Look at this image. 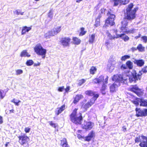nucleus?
I'll return each instance as SVG.
<instances>
[{
    "label": "nucleus",
    "instance_id": "nucleus-44",
    "mask_svg": "<svg viewBox=\"0 0 147 147\" xmlns=\"http://www.w3.org/2000/svg\"><path fill=\"white\" fill-rule=\"evenodd\" d=\"M48 122L51 126L56 128V124L53 123L52 121H49Z\"/></svg>",
    "mask_w": 147,
    "mask_h": 147
},
{
    "label": "nucleus",
    "instance_id": "nucleus-46",
    "mask_svg": "<svg viewBox=\"0 0 147 147\" xmlns=\"http://www.w3.org/2000/svg\"><path fill=\"white\" fill-rule=\"evenodd\" d=\"M23 72V71L21 69H18L16 71V74L17 75L22 74Z\"/></svg>",
    "mask_w": 147,
    "mask_h": 147
},
{
    "label": "nucleus",
    "instance_id": "nucleus-9",
    "mask_svg": "<svg viewBox=\"0 0 147 147\" xmlns=\"http://www.w3.org/2000/svg\"><path fill=\"white\" fill-rule=\"evenodd\" d=\"M93 126V123L91 122H87L84 121V123L82 125V127L84 129L87 130L91 129Z\"/></svg>",
    "mask_w": 147,
    "mask_h": 147
},
{
    "label": "nucleus",
    "instance_id": "nucleus-52",
    "mask_svg": "<svg viewBox=\"0 0 147 147\" xmlns=\"http://www.w3.org/2000/svg\"><path fill=\"white\" fill-rule=\"evenodd\" d=\"M25 29H26V32H29L31 29V28L30 27H27L26 26L24 27Z\"/></svg>",
    "mask_w": 147,
    "mask_h": 147
},
{
    "label": "nucleus",
    "instance_id": "nucleus-11",
    "mask_svg": "<svg viewBox=\"0 0 147 147\" xmlns=\"http://www.w3.org/2000/svg\"><path fill=\"white\" fill-rule=\"evenodd\" d=\"M114 2L113 6H116L119 4L122 3L123 5H125L128 3L129 0H113Z\"/></svg>",
    "mask_w": 147,
    "mask_h": 147
},
{
    "label": "nucleus",
    "instance_id": "nucleus-37",
    "mask_svg": "<svg viewBox=\"0 0 147 147\" xmlns=\"http://www.w3.org/2000/svg\"><path fill=\"white\" fill-rule=\"evenodd\" d=\"M130 57V55H125L121 57V60L122 61H125L126 59H129Z\"/></svg>",
    "mask_w": 147,
    "mask_h": 147
},
{
    "label": "nucleus",
    "instance_id": "nucleus-47",
    "mask_svg": "<svg viewBox=\"0 0 147 147\" xmlns=\"http://www.w3.org/2000/svg\"><path fill=\"white\" fill-rule=\"evenodd\" d=\"M120 68L121 70H123L127 69V68L126 65V64L125 65V64H122Z\"/></svg>",
    "mask_w": 147,
    "mask_h": 147
},
{
    "label": "nucleus",
    "instance_id": "nucleus-18",
    "mask_svg": "<svg viewBox=\"0 0 147 147\" xmlns=\"http://www.w3.org/2000/svg\"><path fill=\"white\" fill-rule=\"evenodd\" d=\"M61 145L62 147H69L67 143V142L66 138H64L62 140H61Z\"/></svg>",
    "mask_w": 147,
    "mask_h": 147
},
{
    "label": "nucleus",
    "instance_id": "nucleus-31",
    "mask_svg": "<svg viewBox=\"0 0 147 147\" xmlns=\"http://www.w3.org/2000/svg\"><path fill=\"white\" fill-rule=\"evenodd\" d=\"M65 105H63L61 106L60 108L58 110L57 113V115H59L60 113H61L65 109Z\"/></svg>",
    "mask_w": 147,
    "mask_h": 147
},
{
    "label": "nucleus",
    "instance_id": "nucleus-7",
    "mask_svg": "<svg viewBox=\"0 0 147 147\" xmlns=\"http://www.w3.org/2000/svg\"><path fill=\"white\" fill-rule=\"evenodd\" d=\"M135 111L136 116L137 117L147 116V109H141L140 108H136L135 109Z\"/></svg>",
    "mask_w": 147,
    "mask_h": 147
},
{
    "label": "nucleus",
    "instance_id": "nucleus-34",
    "mask_svg": "<svg viewBox=\"0 0 147 147\" xmlns=\"http://www.w3.org/2000/svg\"><path fill=\"white\" fill-rule=\"evenodd\" d=\"M96 71V69L94 66L91 67L90 69V73L92 74H94L95 71Z\"/></svg>",
    "mask_w": 147,
    "mask_h": 147
},
{
    "label": "nucleus",
    "instance_id": "nucleus-16",
    "mask_svg": "<svg viewBox=\"0 0 147 147\" xmlns=\"http://www.w3.org/2000/svg\"><path fill=\"white\" fill-rule=\"evenodd\" d=\"M94 135V133L93 131H92L86 137L85 140L87 141H89Z\"/></svg>",
    "mask_w": 147,
    "mask_h": 147
},
{
    "label": "nucleus",
    "instance_id": "nucleus-50",
    "mask_svg": "<svg viewBox=\"0 0 147 147\" xmlns=\"http://www.w3.org/2000/svg\"><path fill=\"white\" fill-rule=\"evenodd\" d=\"M92 82L94 84L99 83L98 78H95L94 79L92 80Z\"/></svg>",
    "mask_w": 147,
    "mask_h": 147
},
{
    "label": "nucleus",
    "instance_id": "nucleus-58",
    "mask_svg": "<svg viewBox=\"0 0 147 147\" xmlns=\"http://www.w3.org/2000/svg\"><path fill=\"white\" fill-rule=\"evenodd\" d=\"M131 50L132 52H134V51L137 50V47L135 48L134 47H132L131 49Z\"/></svg>",
    "mask_w": 147,
    "mask_h": 147
},
{
    "label": "nucleus",
    "instance_id": "nucleus-2",
    "mask_svg": "<svg viewBox=\"0 0 147 147\" xmlns=\"http://www.w3.org/2000/svg\"><path fill=\"white\" fill-rule=\"evenodd\" d=\"M112 80L115 81V82L110 85L109 86L110 91L111 93L115 92L117 87L121 85V84H123L125 81L123 74L114 75L112 78Z\"/></svg>",
    "mask_w": 147,
    "mask_h": 147
},
{
    "label": "nucleus",
    "instance_id": "nucleus-27",
    "mask_svg": "<svg viewBox=\"0 0 147 147\" xmlns=\"http://www.w3.org/2000/svg\"><path fill=\"white\" fill-rule=\"evenodd\" d=\"M53 36L51 30L46 33L44 35L45 37L47 38H50L51 36Z\"/></svg>",
    "mask_w": 147,
    "mask_h": 147
},
{
    "label": "nucleus",
    "instance_id": "nucleus-39",
    "mask_svg": "<svg viewBox=\"0 0 147 147\" xmlns=\"http://www.w3.org/2000/svg\"><path fill=\"white\" fill-rule=\"evenodd\" d=\"M100 25V19L97 18L95 21L94 26L96 27H97Z\"/></svg>",
    "mask_w": 147,
    "mask_h": 147
},
{
    "label": "nucleus",
    "instance_id": "nucleus-59",
    "mask_svg": "<svg viewBox=\"0 0 147 147\" xmlns=\"http://www.w3.org/2000/svg\"><path fill=\"white\" fill-rule=\"evenodd\" d=\"M3 122V117L0 116V124H2Z\"/></svg>",
    "mask_w": 147,
    "mask_h": 147
},
{
    "label": "nucleus",
    "instance_id": "nucleus-55",
    "mask_svg": "<svg viewBox=\"0 0 147 147\" xmlns=\"http://www.w3.org/2000/svg\"><path fill=\"white\" fill-rule=\"evenodd\" d=\"M16 14L18 15L19 14H21V15H23L24 13V12H19L17 10H16Z\"/></svg>",
    "mask_w": 147,
    "mask_h": 147
},
{
    "label": "nucleus",
    "instance_id": "nucleus-41",
    "mask_svg": "<svg viewBox=\"0 0 147 147\" xmlns=\"http://www.w3.org/2000/svg\"><path fill=\"white\" fill-rule=\"evenodd\" d=\"M139 99H140V98H137L135 100L133 101V103L136 105V106H138L139 105V103H140Z\"/></svg>",
    "mask_w": 147,
    "mask_h": 147
},
{
    "label": "nucleus",
    "instance_id": "nucleus-49",
    "mask_svg": "<svg viewBox=\"0 0 147 147\" xmlns=\"http://www.w3.org/2000/svg\"><path fill=\"white\" fill-rule=\"evenodd\" d=\"M108 36L109 37L110 39L112 40V39H115V38H114V36H115V35L113 36H112L110 33H108Z\"/></svg>",
    "mask_w": 147,
    "mask_h": 147
},
{
    "label": "nucleus",
    "instance_id": "nucleus-29",
    "mask_svg": "<svg viewBox=\"0 0 147 147\" xmlns=\"http://www.w3.org/2000/svg\"><path fill=\"white\" fill-rule=\"evenodd\" d=\"M95 38V34H92L89 38V42L90 43H92L94 41Z\"/></svg>",
    "mask_w": 147,
    "mask_h": 147
},
{
    "label": "nucleus",
    "instance_id": "nucleus-20",
    "mask_svg": "<svg viewBox=\"0 0 147 147\" xmlns=\"http://www.w3.org/2000/svg\"><path fill=\"white\" fill-rule=\"evenodd\" d=\"M140 103V106H147V100L140 98L139 99Z\"/></svg>",
    "mask_w": 147,
    "mask_h": 147
},
{
    "label": "nucleus",
    "instance_id": "nucleus-45",
    "mask_svg": "<svg viewBox=\"0 0 147 147\" xmlns=\"http://www.w3.org/2000/svg\"><path fill=\"white\" fill-rule=\"evenodd\" d=\"M122 39L124 40L126 42L129 40V38L128 36L125 35L122 38Z\"/></svg>",
    "mask_w": 147,
    "mask_h": 147
},
{
    "label": "nucleus",
    "instance_id": "nucleus-38",
    "mask_svg": "<svg viewBox=\"0 0 147 147\" xmlns=\"http://www.w3.org/2000/svg\"><path fill=\"white\" fill-rule=\"evenodd\" d=\"M26 64L27 66H30L34 64V62L32 60H28L26 61Z\"/></svg>",
    "mask_w": 147,
    "mask_h": 147
},
{
    "label": "nucleus",
    "instance_id": "nucleus-48",
    "mask_svg": "<svg viewBox=\"0 0 147 147\" xmlns=\"http://www.w3.org/2000/svg\"><path fill=\"white\" fill-rule=\"evenodd\" d=\"M141 38L143 40L144 43H146L147 42V37L146 36H144L142 37Z\"/></svg>",
    "mask_w": 147,
    "mask_h": 147
},
{
    "label": "nucleus",
    "instance_id": "nucleus-14",
    "mask_svg": "<svg viewBox=\"0 0 147 147\" xmlns=\"http://www.w3.org/2000/svg\"><path fill=\"white\" fill-rule=\"evenodd\" d=\"M48 17L49 18V19L48 21L46 20L45 23L46 24H48L53 19V9H51L48 13Z\"/></svg>",
    "mask_w": 147,
    "mask_h": 147
},
{
    "label": "nucleus",
    "instance_id": "nucleus-13",
    "mask_svg": "<svg viewBox=\"0 0 147 147\" xmlns=\"http://www.w3.org/2000/svg\"><path fill=\"white\" fill-rule=\"evenodd\" d=\"M108 79V77L106 76V77L105 79L104 82H103L102 87L100 89V91L102 94L103 95H105L106 94L105 90L106 89L107 86L105 84H107Z\"/></svg>",
    "mask_w": 147,
    "mask_h": 147
},
{
    "label": "nucleus",
    "instance_id": "nucleus-26",
    "mask_svg": "<svg viewBox=\"0 0 147 147\" xmlns=\"http://www.w3.org/2000/svg\"><path fill=\"white\" fill-rule=\"evenodd\" d=\"M137 50L140 52H143L145 51V48L143 47L142 44H139L137 47Z\"/></svg>",
    "mask_w": 147,
    "mask_h": 147
},
{
    "label": "nucleus",
    "instance_id": "nucleus-43",
    "mask_svg": "<svg viewBox=\"0 0 147 147\" xmlns=\"http://www.w3.org/2000/svg\"><path fill=\"white\" fill-rule=\"evenodd\" d=\"M136 29L134 28H131L127 31V34L128 33H134L135 32Z\"/></svg>",
    "mask_w": 147,
    "mask_h": 147
},
{
    "label": "nucleus",
    "instance_id": "nucleus-51",
    "mask_svg": "<svg viewBox=\"0 0 147 147\" xmlns=\"http://www.w3.org/2000/svg\"><path fill=\"white\" fill-rule=\"evenodd\" d=\"M142 140L140 139V137H138L136 138L135 139V141L136 142H140V141H142Z\"/></svg>",
    "mask_w": 147,
    "mask_h": 147
},
{
    "label": "nucleus",
    "instance_id": "nucleus-63",
    "mask_svg": "<svg viewBox=\"0 0 147 147\" xmlns=\"http://www.w3.org/2000/svg\"><path fill=\"white\" fill-rule=\"evenodd\" d=\"M40 65V63H34V66H39Z\"/></svg>",
    "mask_w": 147,
    "mask_h": 147
},
{
    "label": "nucleus",
    "instance_id": "nucleus-25",
    "mask_svg": "<svg viewBox=\"0 0 147 147\" xmlns=\"http://www.w3.org/2000/svg\"><path fill=\"white\" fill-rule=\"evenodd\" d=\"M139 145L141 147H147V143L145 140H142L140 141Z\"/></svg>",
    "mask_w": 147,
    "mask_h": 147
},
{
    "label": "nucleus",
    "instance_id": "nucleus-64",
    "mask_svg": "<svg viewBox=\"0 0 147 147\" xmlns=\"http://www.w3.org/2000/svg\"><path fill=\"white\" fill-rule=\"evenodd\" d=\"M141 36V34H139L138 36H136L135 37V38L136 39H137L138 38H140V37Z\"/></svg>",
    "mask_w": 147,
    "mask_h": 147
},
{
    "label": "nucleus",
    "instance_id": "nucleus-21",
    "mask_svg": "<svg viewBox=\"0 0 147 147\" xmlns=\"http://www.w3.org/2000/svg\"><path fill=\"white\" fill-rule=\"evenodd\" d=\"M114 30V32H115L116 34V36H114V38H121L122 39V38L123 37V36H124L125 34H119L117 33V30Z\"/></svg>",
    "mask_w": 147,
    "mask_h": 147
},
{
    "label": "nucleus",
    "instance_id": "nucleus-57",
    "mask_svg": "<svg viewBox=\"0 0 147 147\" xmlns=\"http://www.w3.org/2000/svg\"><path fill=\"white\" fill-rule=\"evenodd\" d=\"M64 89V86H62L59 87L58 89V90L59 91L62 92L63 91Z\"/></svg>",
    "mask_w": 147,
    "mask_h": 147
},
{
    "label": "nucleus",
    "instance_id": "nucleus-23",
    "mask_svg": "<svg viewBox=\"0 0 147 147\" xmlns=\"http://www.w3.org/2000/svg\"><path fill=\"white\" fill-rule=\"evenodd\" d=\"M126 65L127 68L129 69H131L133 67V63L130 61H128L126 63Z\"/></svg>",
    "mask_w": 147,
    "mask_h": 147
},
{
    "label": "nucleus",
    "instance_id": "nucleus-5",
    "mask_svg": "<svg viewBox=\"0 0 147 147\" xmlns=\"http://www.w3.org/2000/svg\"><path fill=\"white\" fill-rule=\"evenodd\" d=\"M107 15L109 16V17L106 20L105 23L103 26V28H106V26H109V25L113 26L115 24L114 21L115 20V16L113 13L112 11L110 9L109 10V11H108L107 13Z\"/></svg>",
    "mask_w": 147,
    "mask_h": 147
},
{
    "label": "nucleus",
    "instance_id": "nucleus-22",
    "mask_svg": "<svg viewBox=\"0 0 147 147\" xmlns=\"http://www.w3.org/2000/svg\"><path fill=\"white\" fill-rule=\"evenodd\" d=\"M20 57H30V55L28 54V53L27 52V51L26 50H23L21 53L20 55Z\"/></svg>",
    "mask_w": 147,
    "mask_h": 147
},
{
    "label": "nucleus",
    "instance_id": "nucleus-36",
    "mask_svg": "<svg viewBox=\"0 0 147 147\" xmlns=\"http://www.w3.org/2000/svg\"><path fill=\"white\" fill-rule=\"evenodd\" d=\"M93 96V97L91 99V101L92 102V100H93V102H92L94 103L95 101L97 99V98L98 97L99 95L97 94H95L94 93V95Z\"/></svg>",
    "mask_w": 147,
    "mask_h": 147
},
{
    "label": "nucleus",
    "instance_id": "nucleus-1",
    "mask_svg": "<svg viewBox=\"0 0 147 147\" xmlns=\"http://www.w3.org/2000/svg\"><path fill=\"white\" fill-rule=\"evenodd\" d=\"M133 6V4L131 3L126 8V12L124 13L125 18L121 22L122 26H127L129 21L135 18L136 13L138 8L136 7L132 10Z\"/></svg>",
    "mask_w": 147,
    "mask_h": 147
},
{
    "label": "nucleus",
    "instance_id": "nucleus-12",
    "mask_svg": "<svg viewBox=\"0 0 147 147\" xmlns=\"http://www.w3.org/2000/svg\"><path fill=\"white\" fill-rule=\"evenodd\" d=\"M70 39L69 38H62L61 40V42L64 47L68 46L69 45Z\"/></svg>",
    "mask_w": 147,
    "mask_h": 147
},
{
    "label": "nucleus",
    "instance_id": "nucleus-62",
    "mask_svg": "<svg viewBox=\"0 0 147 147\" xmlns=\"http://www.w3.org/2000/svg\"><path fill=\"white\" fill-rule=\"evenodd\" d=\"M70 89V87L69 86H67L66 87V88L65 89V91L66 92H68Z\"/></svg>",
    "mask_w": 147,
    "mask_h": 147
},
{
    "label": "nucleus",
    "instance_id": "nucleus-6",
    "mask_svg": "<svg viewBox=\"0 0 147 147\" xmlns=\"http://www.w3.org/2000/svg\"><path fill=\"white\" fill-rule=\"evenodd\" d=\"M35 52L38 55L42 56V58L44 59L46 53V50L42 47L40 45H36L34 48Z\"/></svg>",
    "mask_w": 147,
    "mask_h": 147
},
{
    "label": "nucleus",
    "instance_id": "nucleus-4",
    "mask_svg": "<svg viewBox=\"0 0 147 147\" xmlns=\"http://www.w3.org/2000/svg\"><path fill=\"white\" fill-rule=\"evenodd\" d=\"M77 109L75 108L70 116V120L73 123L76 124L80 125L83 121V117L81 112L77 114Z\"/></svg>",
    "mask_w": 147,
    "mask_h": 147
},
{
    "label": "nucleus",
    "instance_id": "nucleus-19",
    "mask_svg": "<svg viewBox=\"0 0 147 147\" xmlns=\"http://www.w3.org/2000/svg\"><path fill=\"white\" fill-rule=\"evenodd\" d=\"M93 104V102H92L91 101H90V102H88L85 104L83 105L82 106V108L86 110L87 109L90 107Z\"/></svg>",
    "mask_w": 147,
    "mask_h": 147
},
{
    "label": "nucleus",
    "instance_id": "nucleus-3",
    "mask_svg": "<svg viewBox=\"0 0 147 147\" xmlns=\"http://www.w3.org/2000/svg\"><path fill=\"white\" fill-rule=\"evenodd\" d=\"M147 73V66L144 67L137 74L136 71L133 69L130 72L129 74V80L130 83L133 82L136 83V81L138 80H140L141 78V76L143 73Z\"/></svg>",
    "mask_w": 147,
    "mask_h": 147
},
{
    "label": "nucleus",
    "instance_id": "nucleus-17",
    "mask_svg": "<svg viewBox=\"0 0 147 147\" xmlns=\"http://www.w3.org/2000/svg\"><path fill=\"white\" fill-rule=\"evenodd\" d=\"M84 97L83 95L81 94H78L76 95L74 98V100L73 102L74 104H76L81 99L83 98Z\"/></svg>",
    "mask_w": 147,
    "mask_h": 147
},
{
    "label": "nucleus",
    "instance_id": "nucleus-10",
    "mask_svg": "<svg viewBox=\"0 0 147 147\" xmlns=\"http://www.w3.org/2000/svg\"><path fill=\"white\" fill-rule=\"evenodd\" d=\"M132 61L134 62V63L138 67H142L143 66L144 63V61L142 59H136L133 58Z\"/></svg>",
    "mask_w": 147,
    "mask_h": 147
},
{
    "label": "nucleus",
    "instance_id": "nucleus-15",
    "mask_svg": "<svg viewBox=\"0 0 147 147\" xmlns=\"http://www.w3.org/2000/svg\"><path fill=\"white\" fill-rule=\"evenodd\" d=\"M61 26L55 28L51 30L53 36L57 34L61 31Z\"/></svg>",
    "mask_w": 147,
    "mask_h": 147
},
{
    "label": "nucleus",
    "instance_id": "nucleus-32",
    "mask_svg": "<svg viewBox=\"0 0 147 147\" xmlns=\"http://www.w3.org/2000/svg\"><path fill=\"white\" fill-rule=\"evenodd\" d=\"M85 94L88 96H92L94 95V92L93 91L91 90L86 91Z\"/></svg>",
    "mask_w": 147,
    "mask_h": 147
},
{
    "label": "nucleus",
    "instance_id": "nucleus-33",
    "mask_svg": "<svg viewBox=\"0 0 147 147\" xmlns=\"http://www.w3.org/2000/svg\"><path fill=\"white\" fill-rule=\"evenodd\" d=\"M81 32L80 33L79 35L80 36H82L85 35L87 31H84V28L83 27H82L80 29Z\"/></svg>",
    "mask_w": 147,
    "mask_h": 147
},
{
    "label": "nucleus",
    "instance_id": "nucleus-30",
    "mask_svg": "<svg viewBox=\"0 0 147 147\" xmlns=\"http://www.w3.org/2000/svg\"><path fill=\"white\" fill-rule=\"evenodd\" d=\"M126 26H122L121 28V30L123 32H125L127 34V31H128V28Z\"/></svg>",
    "mask_w": 147,
    "mask_h": 147
},
{
    "label": "nucleus",
    "instance_id": "nucleus-28",
    "mask_svg": "<svg viewBox=\"0 0 147 147\" xmlns=\"http://www.w3.org/2000/svg\"><path fill=\"white\" fill-rule=\"evenodd\" d=\"M73 40L75 44L78 45L80 43L81 40L80 39L76 37L73 38Z\"/></svg>",
    "mask_w": 147,
    "mask_h": 147
},
{
    "label": "nucleus",
    "instance_id": "nucleus-61",
    "mask_svg": "<svg viewBox=\"0 0 147 147\" xmlns=\"http://www.w3.org/2000/svg\"><path fill=\"white\" fill-rule=\"evenodd\" d=\"M122 129L124 132L126 131V128L125 126H123L122 128Z\"/></svg>",
    "mask_w": 147,
    "mask_h": 147
},
{
    "label": "nucleus",
    "instance_id": "nucleus-53",
    "mask_svg": "<svg viewBox=\"0 0 147 147\" xmlns=\"http://www.w3.org/2000/svg\"><path fill=\"white\" fill-rule=\"evenodd\" d=\"M85 81L86 80L84 79H82V80L80 81V82L79 83V84L80 85H81V84L84 83L85 82Z\"/></svg>",
    "mask_w": 147,
    "mask_h": 147
},
{
    "label": "nucleus",
    "instance_id": "nucleus-35",
    "mask_svg": "<svg viewBox=\"0 0 147 147\" xmlns=\"http://www.w3.org/2000/svg\"><path fill=\"white\" fill-rule=\"evenodd\" d=\"M138 90L139 88L138 87L136 86H133L131 88V90L136 94L137 93V91Z\"/></svg>",
    "mask_w": 147,
    "mask_h": 147
},
{
    "label": "nucleus",
    "instance_id": "nucleus-54",
    "mask_svg": "<svg viewBox=\"0 0 147 147\" xmlns=\"http://www.w3.org/2000/svg\"><path fill=\"white\" fill-rule=\"evenodd\" d=\"M30 130V128L28 127H26L25 129V131L26 133H28L29 132Z\"/></svg>",
    "mask_w": 147,
    "mask_h": 147
},
{
    "label": "nucleus",
    "instance_id": "nucleus-8",
    "mask_svg": "<svg viewBox=\"0 0 147 147\" xmlns=\"http://www.w3.org/2000/svg\"><path fill=\"white\" fill-rule=\"evenodd\" d=\"M18 138L19 139V142L22 145L26 144L29 140V138L25 134L19 136Z\"/></svg>",
    "mask_w": 147,
    "mask_h": 147
},
{
    "label": "nucleus",
    "instance_id": "nucleus-42",
    "mask_svg": "<svg viewBox=\"0 0 147 147\" xmlns=\"http://www.w3.org/2000/svg\"><path fill=\"white\" fill-rule=\"evenodd\" d=\"M12 102H13L15 105L17 106H18L19 105V103L21 102V101L20 100H15V99H13L12 100Z\"/></svg>",
    "mask_w": 147,
    "mask_h": 147
},
{
    "label": "nucleus",
    "instance_id": "nucleus-56",
    "mask_svg": "<svg viewBox=\"0 0 147 147\" xmlns=\"http://www.w3.org/2000/svg\"><path fill=\"white\" fill-rule=\"evenodd\" d=\"M26 32V29H25V28L24 27L22 29V34H25Z\"/></svg>",
    "mask_w": 147,
    "mask_h": 147
},
{
    "label": "nucleus",
    "instance_id": "nucleus-40",
    "mask_svg": "<svg viewBox=\"0 0 147 147\" xmlns=\"http://www.w3.org/2000/svg\"><path fill=\"white\" fill-rule=\"evenodd\" d=\"M98 79L99 83L103 82L104 80V76L102 75L101 76L98 78Z\"/></svg>",
    "mask_w": 147,
    "mask_h": 147
},
{
    "label": "nucleus",
    "instance_id": "nucleus-60",
    "mask_svg": "<svg viewBox=\"0 0 147 147\" xmlns=\"http://www.w3.org/2000/svg\"><path fill=\"white\" fill-rule=\"evenodd\" d=\"M105 11V9H101L100 10V13H104Z\"/></svg>",
    "mask_w": 147,
    "mask_h": 147
},
{
    "label": "nucleus",
    "instance_id": "nucleus-24",
    "mask_svg": "<svg viewBox=\"0 0 147 147\" xmlns=\"http://www.w3.org/2000/svg\"><path fill=\"white\" fill-rule=\"evenodd\" d=\"M114 65L111 63H109L107 65V69H109L110 72H111L114 69Z\"/></svg>",
    "mask_w": 147,
    "mask_h": 147
}]
</instances>
